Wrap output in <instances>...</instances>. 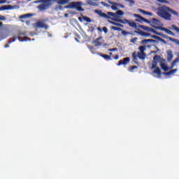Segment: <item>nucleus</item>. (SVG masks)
<instances>
[{
  "label": "nucleus",
  "mask_w": 179,
  "mask_h": 179,
  "mask_svg": "<svg viewBox=\"0 0 179 179\" xmlns=\"http://www.w3.org/2000/svg\"><path fill=\"white\" fill-rule=\"evenodd\" d=\"M95 13L99 15L101 17H103L104 19H111L112 17H118V16H122L124 15V11L119 10L116 12V13H114L113 12H108L107 14L106 13H103L101 10H95Z\"/></svg>",
  "instance_id": "nucleus-2"
},
{
  "label": "nucleus",
  "mask_w": 179,
  "mask_h": 179,
  "mask_svg": "<svg viewBox=\"0 0 179 179\" xmlns=\"http://www.w3.org/2000/svg\"><path fill=\"white\" fill-rule=\"evenodd\" d=\"M19 41H27V36H24V38L22 40L20 39Z\"/></svg>",
  "instance_id": "nucleus-44"
},
{
  "label": "nucleus",
  "mask_w": 179,
  "mask_h": 179,
  "mask_svg": "<svg viewBox=\"0 0 179 179\" xmlns=\"http://www.w3.org/2000/svg\"><path fill=\"white\" fill-rule=\"evenodd\" d=\"M94 1L96 0H87L86 3H87V5H90L91 6H97V3H96Z\"/></svg>",
  "instance_id": "nucleus-18"
},
{
  "label": "nucleus",
  "mask_w": 179,
  "mask_h": 179,
  "mask_svg": "<svg viewBox=\"0 0 179 179\" xmlns=\"http://www.w3.org/2000/svg\"><path fill=\"white\" fill-rule=\"evenodd\" d=\"M6 37H8V36H6L4 37V38H6Z\"/></svg>",
  "instance_id": "nucleus-57"
},
{
  "label": "nucleus",
  "mask_w": 179,
  "mask_h": 179,
  "mask_svg": "<svg viewBox=\"0 0 179 179\" xmlns=\"http://www.w3.org/2000/svg\"><path fill=\"white\" fill-rule=\"evenodd\" d=\"M134 69H138V66H131L130 67V71L132 72V71H134Z\"/></svg>",
  "instance_id": "nucleus-41"
},
{
  "label": "nucleus",
  "mask_w": 179,
  "mask_h": 179,
  "mask_svg": "<svg viewBox=\"0 0 179 179\" xmlns=\"http://www.w3.org/2000/svg\"><path fill=\"white\" fill-rule=\"evenodd\" d=\"M108 23H110V24H113V26H118L119 27H124V25H122L120 23H117L115 22H113L111 20H108Z\"/></svg>",
  "instance_id": "nucleus-25"
},
{
  "label": "nucleus",
  "mask_w": 179,
  "mask_h": 179,
  "mask_svg": "<svg viewBox=\"0 0 179 179\" xmlns=\"http://www.w3.org/2000/svg\"><path fill=\"white\" fill-rule=\"evenodd\" d=\"M27 23L28 24V23H29V22H27Z\"/></svg>",
  "instance_id": "nucleus-59"
},
{
  "label": "nucleus",
  "mask_w": 179,
  "mask_h": 179,
  "mask_svg": "<svg viewBox=\"0 0 179 179\" xmlns=\"http://www.w3.org/2000/svg\"><path fill=\"white\" fill-rule=\"evenodd\" d=\"M155 34L160 35V34L157 33V31H155Z\"/></svg>",
  "instance_id": "nucleus-54"
},
{
  "label": "nucleus",
  "mask_w": 179,
  "mask_h": 179,
  "mask_svg": "<svg viewBox=\"0 0 179 179\" xmlns=\"http://www.w3.org/2000/svg\"><path fill=\"white\" fill-rule=\"evenodd\" d=\"M174 15L178 17V12L171 9L170 7L163 5L157 8V15L162 17V19H164V20L170 21L171 20V14Z\"/></svg>",
  "instance_id": "nucleus-1"
},
{
  "label": "nucleus",
  "mask_w": 179,
  "mask_h": 179,
  "mask_svg": "<svg viewBox=\"0 0 179 179\" xmlns=\"http://www.w3.org/2000/svg\"><path fill=\"white\" fill-rule=\"evenodd\" d=\"M138 27H140V29H143V30H149V27L145 25H139Z\"/></svg>",
  "instance_id": "nucleus-33"
},
{
  "label": "nucleus",
  "mask_w": 179,
  "mask_h": 179,
  "mask_svg": "<svg viewBox=\"0 0 179 179\" xmlns=\"http://www.w3.org/2000/svg\"><path fill=\"white\" fill-rule=\"evenodd\" d=\"M142 22H145V23H150V21L147 20L146 18H144L143 17L141 20Z\"/></svg>",
  "instance_id": "nucleus-38"
},
{
  "label": "nucleus",
  "mask_w": 179,
  "mask_h": 179,
  "mask_svg": "<svg viewBox=\"0 0 179 179\" xmlns=\"http://www.w3.org/2000/svg\"><path fill=\"white\" fill-rule=\"evenodd\" d=\"M10 9H12V6H10V5L3 6L0 7V11H2V10H9Z\"/></svg>",
  "instance_id": "nucleus-17"
},
{
  "label": "nucleus",
  "mask_w": 179,
  "mask_h": 179,
  "mask_svg": "<svg viewBox=\"0 0 179 179\" xmlns=\"http://www.w3.org/2000/svg\"><path fill=\"white\" fill-rule=\"evenodd\" d=\"M134 17H138V19H139V20H141L142 17H143L142 16H141L138 14H134Z\"/></svg>",
  "instance_id": "nucleus-39"
},
{
  "label": "nucleus",
  "mask_w": 179,
  "mask_h": 179,
  "mask_svg": "<svg viewBox=\"0 0 179 179\" xmlns=\"http://www.w3.org/2000/svg\"><path fill=\"white\" fill-rule=\"evenodd\" d=\"M0 20H6V17L3 15H0Z\"/></svg>",
  "instance_id": "nucleus-45"
},
{
  "label": "nucleus",
  "mask_w": 179,
  "mask_h": 179,
  "mask_svg": "<svg viewBox=\"0 0 179 179\" xmlns=\"http://www.w3.org/2000/svg\"><path fill=\"white\" fill-rule=\"evenodd\" d=\"M31 16V14H24L20 17V19H27V17H30Z\"/></svg>",
  "instance_id": "nucleus-29"
},
{
  "label": "nucleus",
  "mask_w": 179,
  "mask_h": 179,
  "mask_svg": "<svg viewBox=\"0 0 179 179\" xmlns=\"http://www.w3.org/2000/svg\"><path fill=\"white\" fill-rule=\"evenodd\" d=\"M136 40H138V38L135 37L133 39H131L130 42H131V43H136Z\"/></svg>",
  "instance_id": "nucleus-43"
},
{
  "label": "nucleus",
  "mask_w": 179,
  "mask_h": 179,
  "mask_svg": "<svg viewBox=\"0 0 179 179\" xmlns=\"http://www.w3.org/2000/svg\"><path fill=\"white\" fill-rule=\"evenodd\" d=\"M83 19L85 22H87V23H92V19H90V17H89L84 16V17H83Z\"/></svg>",
  "instance_id": "nucleus-28"
},
{
  "label": "nucleus",
  "mask_w": 179,
  "mask_h": 179,
  "mask_svg": "<svg viewBox=\"0 0 179 179\" xmlns=\"http://www.w3.org/2000/svg\"><path fill=\"white\" fill-rule=\"evenodd\" d=\"M68 2H69V0H57L59 5H65V3H68Z\"/></svg>",
  "instance_id": "nucleus-26"
},
{
  "label": "nucleus",
  "mask_w": 179,
  "mask_h": 179,
  "mask_svg": "<svg viewBox=\"0 0 179 179\" xmlns=\"http://www.w3.org/2000/svg\"><path fill=\"white\" fill-rule=\"evenodd\" d=\"M75 40L78 42H79V40H78V38H75Z\"/></svg>",
  "instance_id": "nucleus-55"
},
{
  "label": "nucleus",
  "mask_w": 179,
  "mask_h": 179,
  "mask_svg": "<svg viewBox=\"0 0 179 179\" xmlns=\"http://www.w3.org/2000/svg\"><path fill=\"white\" fill-rule=\"evenodd\" d=\"M158 41H161V43H163V44H167V41H166V40H164L162 38H159Z\"/></svg>",
  "instance_id": "nucleus-40"
},
{
  "label": "nucleus",
  "mask_w": 179,
  "mask_h": 179,
  "mask_svg": "<svg viewBox=\"0 0 179 179\" xmlns=\"http://www.w3.org/2000/svg\"><path fill=\"white\" fill-rule=\"evenodd\" d=\"M151 22L153 24H156L157 26H159L160 25V21L159 20H157V18H152L151 20Z\"/></svg>",
  "instance_id": "nucleus-23"
},
{
  "label": "nucleus",
  "mask_w": 179,
  "mask_h": 179,
  "mask_svg": "<svg viewBox=\"0 0 179 179\" xmlns=\"http://www.w3.org/2000/svg\"><path fill=\"white\" fill-rule=\"evenodd\" d=\"M176 71H177V69H175L171 70L169 72L164 73V75H166V76H170L171 75H174V73L176 72Z\"/></svg>",
  "instance_id": "nucleus-22"
},
{
  "label": "nucleus",
  "mask_w": 179,
  "mask_h": 179,
  "mask_svg": "<svg viewBox=\"0 0 179 179\" xmlns=\"http://www.w3.org/2000/svg\"><path fill=\"white\" fill-rule=\"evenodd\" d=\"M132 57L134 62H135V64H138V54H136V52L132 53Z\"/></svg>",
  "instance_id": "nucleus-21"
},
{
  "label": "nucleus",
  "mask_w": 179,
  "mask_h": 179,
  "mask_svg": "<svg viewBox=\"0 0 179 179\" xmlns=\"http://www.w3.org/2000/svg\"><path fill=\"white\" fill-rule=\"evenodd\" d=\"M38 8L41 9V10H45V9H47V6L45 4H42L38 6Z\"/></svg>",
  "instance_id": "nucleus-30"
},
{
  "label": "nucleus",
  "mask_w": 179,
  "mask_h": 179,
  "mask_svg": "<svg viewBox=\"0 0 179 179\" xmlns=\"http://www.w3.org/2000/svg\"><path fill=\"white\" fill-rule=\"evenodd\" d=\"M20 37L13 36L8 39V44L4 45V48H9V44H12V43H15L16 40H20Z\"/></svg>",
  "instance_id": "nucleus-6"
},
{
  "label": "nucleus",
  "mask_w": 179,
  "mask_h": 179,
  "mask_svg": "<svg viewBox=\"0 0 179 179\" xmlns=\"http://www.w3.org/2000/svg\"><path fill=\"white\" fill-rule=\"evenodd\" d=\"M68 15V14H65V16H67Z\"/></svg>",
  "instance_id": "nucleus-58"
},
{
  "label": "nucleus",
  "mask_w": 179,
  "mask_h": 179,
  "mask_svg": "<svg viewBox=\"0 0 179 179\" xmlns=\"http://www.w3.org/2000/svg\"><path fill=\"white\" fill-rule=\"evenodd\" d=\"M101 38H103L101 36L99 37L98 38H96L92 43L94 44L95 47H100V45H101V42L100 41V40H101Z\"/></svg>",
  "instance_id": "nucleus-12"
},
{
  "label": "nucleus",
  "mask_w": 179,
  "mask_h": 179,
  "mask_svg": "<svg viewBox=\"0 0 179 179\" xmlns=\"http://www.w3.org/2000/svg\"><path fill=\"white\" fill-rule=\"evenodd\" d=\"M110 29H111V30H114V31H122V29L118 27L112 26V27H110Z\"/></svg>",
  "instance_id": "nucleus-27"
},
{
  "label": "nucleus",
  "mask_w": 179,
  "mask_h": 179,
  "mask_svg": "<svg viewBox=\"0 0 179 179\" xmlns=\"http://www.w3.org/2000/svg\"><path fill=\"white\" fill-rule=\"evenodd\" d=\"M81 1H71L69 5L64 6L65 9H76L78 12H83L85 9L82 8Z\"/></svg>",
  "instance_id": "nucleus-3"
},
{
  "label": "nucleus",
  "mask_w": 179,
  "mask_h": 179,
  "mask_svg": "<svg viewBox=\"0 0 179 179\" xmlns=\"http://www.w3.org/2000/svg\"><path fill=\"white\" fill-rule=\"evenodd\" d=\"M167 59L168 61H171V59H173V51L171 50L167 51Z\"/></svg>",
  "instance_id": "nucleus-19"
},
{
  "label": "nucleus",
  "mask_w": 179,
  "mask_h": 179,
  "mask_svg": "<svg viewBox=\"0 0 179 179\" xmlns=\"http://www.w3.org/2000/svg\"><path fill=\"white\" fill-rule=\"evenodd\" d=\"M151 38H155V40H158V41H159V40H160V37H159L156 35H152Z\"/></svg>",
  "instance_id": "nucleus-37"
},
{
  "label": "nucleus",
  "mask_w": 179,
  "mask_h": 179,
  "mask_svg": "<svg viewBox=\"0 0 179 179\" xmlns=\"http://www.w3.org/2000/svg\"><path fill=\"white\" fill-rule=\"evenodd\" d=\"M124 1H126V2H129L130 3L131 6H132L133 5L135 4V1H134V0H124Z\"/></svg>",
  "instance_id": "nucleus-34"
},
{
  "label": "nucleus",
  "mask_w": 179,
  "mask_h": 179,
  "mask_svg": "<svg viewBox=\"0 0 179 179\" xmlns=\"http://www.w3.org/2000/svg\"><path fill=\"white\" fill-rule=\"evenodd\" d=\"M2 26H3V23L0 22V27H2Z\"/></svg>",
  "instance_id": "nucleus-52"
},
{
  "label": "nucleus",
  "mask_w": 179,
  "mask_h": 179,
  "mask_svg": "<svg viewBox=\"0 0 179 179\" xmlns=\"http://www.w3.org/2000/svg\"><path fill=\"white\" fill-rule=\"evenodd\" d=\"M160 66L162 69L165 72H167V71H169V66H167V64H166L165 63H161Z\"/></svg>",
  "instance_id": "nucleus-20"
},
{
  "label": "nucleus",
  "mask_w": 179,
  "mask_h": 179,
  "mask_svg": "<svg viewBox=\"0 0 179 179\" xmlns=\"http://www.w3.org/2000/svg\"><path fill=\"white\" fill-rule=\"evenodd\" d=\"M26 35V33H24V32H20V33H18V34H17V36H16V35H14L13 36V37H20V36H25Z\"/></svg>",
  "instance_id": "nucleus-35"
},
{
  "label": "nucleus",
  "mask_w": 179,
  "mask_h": 179,
  "mask_svg": "<svg viewBox=\"0 0 179 179\" xmlns=\"http://www.w3.org/2000/svg\"><path fill=\"white\" fill-rule=\"evenodd\" d=\"M102 30H103V31H104L106 34L108 33V29L107 27H103L102 28Z\"/></svg>",
  "instance_id": "nucleus-42"
},
{
  "label": "nucleus",
  "mask_w": 179,
  "mask_h": 179,
  "mask_svg": "<svg viewBox=\"0 0 179 179\" xmlns=\"http://www.w3.org/2000/svg\"><path fill=\"white\" fill-rule=\"evenodd\" d=\"M138 50H140V52H145V50H146V47L143 45L140 46Z\"/></svg>",
  "instance_id": "nucleus-31"
},
{
  "label": "nucleus",
  "mask_w": 179,
  "mask_h": 179,
  "mask_svg": "<svg viewBox=\"0 0 179 179\" xmlns=\"http://www.w3.org/2000/svg\"><path fill=\"white\" fill-rule=\"evenodd\" d=\"M91 52H92V54H94V52L93 51H94V48L93 46H92L90 48Z\"/></svg>",
  "instance_id": "nucleus-47"
},
{
  "label": "nucleus",
  "mask_w": 179,
  "mask_h": 179,
  "mask_svg": "<svg viewBox=\"0 0 179 179\" xmlns=\"http://www.w3.org/2000/svg\"><path fill=\"white\" fill-rule=\"evenodd\" d=\"M155 39H144L141 41V44H148V43H156Z\"/></svg>",
  "instance_id": "nucleus-16"
},
{
  "label": "nucleus",
  "mask_w": 179,
  "mask_h": 179,
  "mask_svg": "<svg viewBox=\"0 0 179 179\" xmlns=\"http://www.w3.org/2000/svg\"><path fill=\"white\" fill-rule=\"evenodd\" d=\"M109 51H117V48H112V49H110Z\"/></svg>",
  "instance_id": "nucleus-49"
},
{
  "label": "nucleus",
  "mask_w": 179,
  "mask_h": 179,
  "mask_svg": "<svg viewBox=\"0 0 179 179\" xmlns=\"http://www.w3.org/2000/svg\"><path fill=\"white\" fill-rule=\"evenodd\" d=\"M112 20H113L114 22H117V23H122V24H128V23H129V20H127V19H120V18H112Z\"/></svg>",
  "instance_id": "nucleus-8"
},
{
  "label": "nucleus",
  "mask_w": 179,
  "mask_h": 179,
  "mask_svg": "<svg viewBox=\"0 0 179 179\" xmlns=\"http://www.w3.org/2000/svg\"><path fill=\"white\" fill-rule=\"evenodd\" d=\"M111 6V9H113V10H117V9H118V8H117V6H120V8H124V5L118 3H115V2H110Z\"/></svg>",
  "instance_id": "nucleus-9"
},
{
  "label": "nucleus",
  "mask_w": 179,
  "mask_h": 179,
  "mask_svg": "<svg viewBox=\"0 0 179 179\" xmlns=\"http://www.w3.org/2000/svg\"><path fill=\"white\" fill-rule=\"evenodd\" d=\"M78 20H79V22H82V17H79Z\"/></svg>",
  "instance_id": "nucleus-51"
},
{
  "label": "nucleus",
  "mask_w": 179,
  "mask_h": 179,
  "mask_svg": "<svg viewBox=\"0 0 179 179\" xmlns=\"http://www.w3.org/2000/svg\"><path fill=\"white\" fill-rule=\"evenodd\" d=\"M160 59H161L160 56H159L157 55H155L153 58L154 62L151 66V69H155H155L153 71V73H157V75H158V76H162V71L160 70V68L157 67V62H159V61H160Z\"/></svg>",
  "instance_id": "nucleus-4"
},
{
  "label": "nucleus",
  "mask_w": 179,
  "mask_h": 179,
  "mask_svg": "<svg viewBox=\"0 0 179 179\" xmlns=\"http://www.w3.org/2000/svg\"><path fill=\"white\" fill-rule=\"evenodd\" d=\"M118 58H120V56L118 55H116L115 56V59H118Z\"/></svg>",
  "instance_id": "nucleus-50"
},
{
  "label": "nucleus",
  "mask_w": 179,
  "mask_h": 179,
  "mask_svg": "<svg viewBox=\"0 0 179 179\" xmlns=\"http://www.w3.org/2000/svg\"><path fill=\"white\" fill-rule=\"evenodd\" d=\"M176 62H179V58H176L173 62L172 63V65H174L176 64Z\"/></svg>",
  "instance_id": "nucleus-46"
},
{
  "label": "nucleus",
  "mask_w": 179,
  "mask_h": 179,
  "mask_svg": "<svg viewBox=\"0 0 179 179\" xmlns=\"http://www.w3.org/2000/svg\"><path fill=\"white\" fill-rule=\"evenodd\" d=\"M138 11L141 13H143V15H147L148 16H153V13L146 11L142 8H138Z\"/></svg>",
  "instance_id": "nucleus-13"
},
{
  "label": "nucleus",
  "mask_w": 179,
  "mask_h": 179,
  "mask_svg": "<svg viewBox=\"0 0 179 179\" xmlns=\"http://www.w3.org/2000/svg\"><path fill=\"white\" fill-rule=\"evenodd\" d=\"M129 57H125L118 62L117 66H120V65H127V64H129Z\"/></svg>",
  "instance_id": "nucleus-7"
},
{
  "label": "nucleus",
  "mask_w": 179,
  "mask_h": 179,
  "mask_svg": "<svg viewBox=\"0 0 179 179\" xmlns=\"http://www.w3.org/2000/svg\"><path fill=\"white\" fill-rule=\"evenodd\" d=\"M157 1L160 3H169V1H166V0H157Z\"/></svg>",
  "instance_id": "nucleus-36"
},
{
  "label": "nucleus",
  "mask_w": 179,
  "mask_h": 179,
  "mask_svg": "<svg viewBox=\"0 0 179 179\" xmlns=\"http://www.w3.org/2000/svg\"><path fill=\"white\" fill-rule=\"evenodd\" d=\"M122 34L123 36H128V34H131V32L122 29Z\"/></svg>",
  "instance_id": "nucleus-32"
},
{
  "label": "nucleus",
  "mask_w": 179,
  "mask_h": 179,
  "mask_svg": "<svg viewBox=\"0 0 179 179\" xmlns=\"http://www.w3.org/2000/svg\"><path fill=\"white\" fill-rule=\"evenodd\" d=\"M134 33L136 34H140V36H142L143 37H149L150 36V34L144 32L139 29V31H134Z\"/></svg>",
  "instance_id": "nucleus-10"
},
{
  "label": "nucleus",
  "mask_w": 179,
  "mask_h": 179,
  "mask_svg": "<svg viewBox=\"0 0 179 179\" xmlns=\"http://www.w3.org/2000/svg\"><path fill=\"white\" fill-rule=\"evenodd\" d=\"M109 55H113V52H110Z\"/></svg>",
  "instance_id": "nucleus-56"
},
{
  "label": "nucleus",
  "mask_w": 179,
  "mask_h": 179,
  "mask_svg": "<svg viewBox=\"0 0 179 179\" xmlns=\"http://www.w3.org/2000/svg\"><path fill=\"white\" fill-rule=\"evenodd\" d=\"M98 55H100V57H102V58H104V59H107L108 61H111V57L108 55H103L101 53H97Z\"/></svg>",
  "instance_id": "nucleus-15"
},
{
  "label": "nucleus",
  "mask_w": 179,
  "mask_h": 179,
  "mask_svg": "<svg viewBox=\"0 0 179 179\" xmlns=\"http://www.w3.org/2000/svg\"><path fill=\"white\" fill-rule=\"evenodd\" d=\"M97 30H99V31H101V28L98 27V28H97Z\"/></svg>",
  "instance_id": "nucleus-53"
},
{
  "label": "nucleus",
  "mask_w": 179,
  "mask_h": 179,
  "mask_svg": "<svg viewBox=\"0 0 179 179\" xmlns=\"http://www.w3.org/2000/svg\"><path fill=\"white\" fill-rule=\"evenodd\" d=\"M35 27L36 29H45V30H48V25L44 23L43 21H38L35 23Z\"/></svg>",
  "instance_id": "nucleus-5"
},
{
  "label": "nucleus",
  "mask_w": 179,
  "mask_h": 179,
  "mask_svg": "<svg viewBox=\"0 0 179 179\" xmlns=\"http://www.w3.org/2000/svg\"><path fill=\"white\" fill-rule=\"evenodd\" d=\"M159 29L162 31H165L167 33V34H170V36H176V34L173 31H171V30H170L167 28L159 27Z\"/></svg>",
  "instance_id": "nucleus-11"
},
{
  "label": "nucleus",
  "mask_w": 179,
  "mask_h": 179,
  "mask_svg": "<svg viewBox=\"0 0 179 179\" xmlns=\"http://www.w3.org/2000/svg\"><path fill=\"white\" fill-rule=\"evenodd\" d=\"M137 57L140 59H145V58H146V54L145 52H138L137 54Z\"/></svg>",
  "instance_id": "nucleus-14"
},
{
  "label": "nucleus",
  "mask_w": 179,
  "mask_h": 179,
  "mask_svg": "<svg viewBox=\"0 0 179 179\" xmlns=\"http://www.w3.org/2000/svg\"><path fill=\"white\" fill-rule=\"evenodd\" d=\"M6 3V0H0V5Z\"/></svg>",
  "instance_id": "nucleus-48"
},
{
  "label": "nucleus",
  "mask_w": 179,
  "mask_h": 179,
  "mask_svg": "<svg viewBox=\"0 0 179 179\" xmlns=\"http://www.w3.org/2000/svg\"><path fill=\"white\" fill-rule=\"evenodd\" d=\"M128 24L129 26H130V27H134V29H136L138 27V26L136 25V23L134 22V21L129 20Z\"/></svg>",
  "instance_id": "nucleus-24"
}]
</instances>
